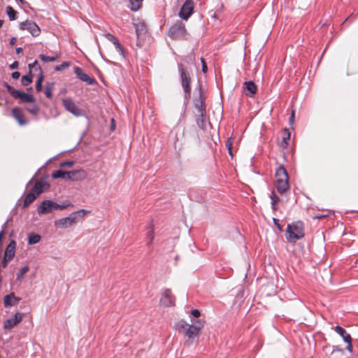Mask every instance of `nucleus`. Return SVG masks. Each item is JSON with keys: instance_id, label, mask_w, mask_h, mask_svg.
I'll return each instance as SVG.
<instances>
[{"instance_id": "nucleus-51", "label": "nucleus", "mask_w": 358, "mask_h": 358, "mask_svg": "<svg viewBox=\"0 0 358 358\" xmlns=\"http://www.w3.org/2000/svg\"><path fill=\"white\" fill-rule=\"evenodd\" d=\"M200 312L197 309H194L192 310V315L196 318H198L200 316Z\"/></svg>"}, {"instance_id": "nucleus-40", "label": "nucleus", "mask_w": 358, "mask_h": 358, "mask_svg": "<svg viewBox=\"0 0 358 358\" xmlns=\"http://www.w3.org/2000/svg\"><path fill=\"white\" fill-rule=\"evenodd\" d=\"M29 270V268L28 266H24L22 267L20 271L17 273L16 278L17 280H20L24 274H26Z\"/></svg>"}, {"instance_id": "nucleus-41", "label": "nucleus", "mask_w": 358, "mask_h": 358, "mask_svg": "<svg viewBox=\"0 0 358 358\" xmlns=\"http://www.w3.org/2000/svg\"><path fill=\"white\" fill-rule=\"evenodd\" d=\"M70 65V63L69 62H64L60 65L56 66L55 67V70L57 71H60L64 69L65 68L68 67Z\"/></svg>"}, {"instance_id": "nucleus-13", "label": "nucleus", "mask_w": 358, "mask_h": 358, "mask_svg": "<svg viewBox=\"0 0 358 358\" xmlns=\"http://www.w3.org/2000/svg\"><path fill=\"white\" fill-rule=\"evenodd\" d=\"M87 177V173L83 169L68 171L66 180L80 181Z\"/></svg>"}, {"instance_id": "nucleus-55", "label": "nucleus", "mask_w": 358, "mask_h": 358, "mask_svg": "<svg viewBox=\"0 0 358 358\" xmlns=\"http://www.w3.org/2000/svg\"><path fill=\"white\" fill-rule=\"evenodd\" d=\"M201 62H202V71H203V73H206V72L207 71V69H208V68H207V65H206V62H205L204 59H202V58H201Z\"/></svg>"}, {"instance_id": "nucleus-44", "label": "nucleus", "mask_w": 358, "mask_h": 358, "mask_svg": "<svg viewBox=\"0 0 358 358\" xmlns=\"http://www.w3.org/2000/svg\"><path fill=\"white\" fill-rule=\"evenodd\" d=\"M270 198L271 199V205L277 204L280 201L278 196L273 192H272Z\"/></svg>"}, {"instance_id": "nucleus-33", "label": "nucleus", "mask_w": 358, "mask_h": 358, "mask_svg": "<svg viewBox=\"0 0 358 358\" xmlns=\"http://www.w3.org/2000/svg\"><path fill=\"white\" fill-rule=\"evenodd\" d=\"M33 76L31 71L27 75L23 76L21 79L22 85L24 86L28 85L32 82Z\"/></svg>"}, {"instance_id": "nucleus-52", "label": "nucleus", "mask_w": 358, "mask_h": 358, "mask_svg": "<svg viewBox=\"0 0 358 358\" xmlns=\"http://www.w3.org/2000/svg\"><path fill=\"white\" fill-rule=\"evenodd\" d=\"M10 259H8V258H6V257H3V261L1 262L2 267L6 268L8 265V261H10Z\"/></svg>"}, {"instance_id": "nucleus-57", "label": "nucleus", "mask_w": 358, "mask_h": 358, "mask_svg": "<svg viewBox=\"0 0 358 358\" xmlns=\"http://www.w3.org/2000/svg\"><path fill=\"white\" fill-rule=\"evenodd\" d=\"M348 343V345L346 347V350L351 352L352 350V345L351 341L346 342Z\"/></svg>"}, {"instance_id": "nucleus-1", "label": "nucleus", "mask_w": 358, "mask_h": 358, "mask_svg": "<svg viewBox=\"0 0 358 358\" xmlns=\"http://www.w3.org/2000/svg\"><path fill=\"white\" fill-rule=\"evenodd\" d=\"M304 224L302 222L298 221L287 225L286 231V238L289 243H295L297 240L304 237Z\"/></svg>"}, {"instance_id": "nucleus-21", "label": "nucleus", "mask_w": 358, "mask_h": 358, "mask_svg": "<svg viewBox=\"0 0 358 358\" xmlns=\"http://www.w3.org/2000/svg\"><path fill=\"white\" fill-rule=\"evenodd\" d=\"M15 248H16V242L15 241H11L8 246L6 247V249L4 252V257H6L8 259H12L15 253Z\"/></svg>"}, {"instance_id": "nucleus-32", "label": "nucleus", "mask_w": 358, "mask_h": 358, "mask_svg": "<svg viewBox=\"0 0 358 358\" xmlns=\"http://www.w3.org/2000/svg\"><path fill=\"white\" fill-rule=\"evenodd\" d=\"M6 13L10 21L15 20L17 17V12L10 6L6 7Z\"/></svg>"}, {"instance_id": "nucleus-53", "label": "nucleus", "mask_w": 358, "mask_h": 358, "mask_svg": "<svg viewBox=\"0 0 358 358\" xmlns=\"http://www.w3.org/2000/svg\"><path fill=\"white\" fill-rule=\"evenodd\" d=\"M19 66V63L17 61H15L13 64H11L9 67L10 69H17Z\"/></svg>"}, {"instance_id": "nucleus-26", "label": "nucleus", "mask_w": 358, "mask_h": 358, "mask_svg": "<svg viewBox=\"0 0 358 358\" xmlns=\"http://www.w3.org/2000/svg\"><path fill=\"white\" fill-rule=\"evenodd\" d=\"M55 225L60 228L66 229L72 226V223L68 217L61 218L55 222Z\"/></svg>"}, {"instance_id": "nucleus-36", "label": "nucleus", "mask_w": 358, "mask_h": 358, "mask_svg": "<svg viewBox=\"0 0 358 358\" xmlns=\"http://www.w3.org/2000/svg\"><path fill=\"white\" fill-rule=\"evenodd\" d=\"M39 70L41 71V67H38ZM43 80V76L42 74V71H41V75L38 77L36 83V90L37 92H41L42 90V83Z\"/></svg>"}, {"instance_id": "nucleus-11", "label": "nucleus", "mask_w": 358, "mask_h": 358, "mask_svg": "<svg viewBox=\"0 0 358 358\" xmlns=\"http://www.w3.org/2000/svg\"><path fill=\"white\" fill-rule=\"evenodd\" d=\"M73 71L76 77L83 82L86 83L88 85H93L96 83L94 78H91L87 73H84L80 67L75 66Z\"/></svg>"}, {"instance_id": "nucleus-23", "label": "nucleus", "mask_w": 358, "mask_h": 358, "mask_svg": "<svg viewBox=\"0 0 358 358\" xmlns=\"http://www.w3.org/2000/svg\"><path fill=\"white\" fill-rule=\"evenodd\" d=\"M336 332L339 334L345 342L352 341L351 336L347 333L345 329L340 326L335 327Z\"/></svg>"}, {"instance_id": "nucleus-48", "label": "nucleus", "mask_w": 358, "mask_h": 358, "mask_svg": "<svg viewBox=\"0 0 358 358\" xmlns=\"http://www.w3.org/2000/svg\"><path fill=\"white\" fill-rule=\"evenodd\" d=\"M105 36L109 41L112 42L113 43L118 40L116 37L109 33L106 34Z\"/></svg>"}, {"instance_id": "nucleus-34", "label": "nucleus", "mask_w": 358, "mask_h": 358, "mask_svg": "<svg viewBox=\"0 0 358 358\" xmlns=\"http://www.w3.org/2000/svg\"><path fill=\"white\" fill-rule=\"evenodd\" d=\"M53 86H54V83H48L45 85V94L46 97L48 99L52 98V91Z\"/></svg>"}, {"instance_id": "nucleus-16", "label": "nucleus", "mask_w": 358, "mask_h": 358, "mask_svg": "<svg viewBox=\"0 0 358 358\" xmlns=\"http://www.w3.org/2000/svg\"><path fill=\"white\" fill-rule=\"evenodd\" d=\"M12 115L17 121L20 125H26L28 121L24 118L22 110L19 108H13L12 109Z\"/></svg>"}, {"instance_id": "nucleus-56", "label": "nucleus", "mask_w": 358, "mask_h": 358, "mask_svg": "<svg viewBox=\"0 0 358 358\" xmlns=\"http://www.w3.org/2000/svg\"><path fill=\"white\" fill-rule=\"evenodd\" d=\"M289 121V124H292L294 123V111H292Z\"/></svg>"}, {"instance_id": "nucleus-4", "label": "nucleus", "mask_w": 358, "mask_h": 358, "mask_svg": "<svg viewBox=\"0 0 358 358\" xmlns=\"http://www.w3.org/2000/svg\"><path fill=\"white\" fill-rule=\"evenodd\" d=\"M185 32L186 29L185 24L182 22L179 21L169 29V35L173 39H178L183 37Z\"/></svg>"}, {"instance_id": "nucleus-17", "label": "nucleus", "mask_w": 358, "mask_h": 358, "mask_svg": "<svg viewBox=\"0 0 358 358\" xmlns=\"http://www.w3.org/2000/svg\"><path fill=\"white\" fill-rule=\"evenodd\" d=\"M15 99H20V102L22 103H34L35 98L31 94H27L20 90H17L15 96H14Z\"/></svg>"}, {"instance_id": "nucleus-62", "label": "nucleus", "mask_w": 358, "mask_h": 358, "mask_svg": "<svg viewBox=\"0 0 358 358\" xmlns=\"http://www.w3.org/2000/svg\"><path fill=\"white\" fill-rule=\"evenodd\" d=\"M277 204L271 205L272 209L273 211L277 210Z\"/></svg>"}, {"instance_id": "nucleus-64", "label": "nucleus", "mask_w": 358, "mask_h": 358, "mask_svg": "<svg viewBox=\"0 0 358 358\" xmlns=\"http://www.w3.org/2000/svg\"><path fill=\"white\" fill-rule=\"evenodd\" d=\"M3 23V21L0 20V29L2 27Z\"/></svg>"}, {"instance_id": "nucleus-50", "label": "nucleus", "mask_w": 358, "mask_h": 358, "mask_svg": "<svg viewBox=\"0 0 358 358\" xmlns=\"http://www.w3.org/2000/svg\"><path fill=\"white\" fill-rule=\"evenodd\" d=\"M226 146L227 147L229 154L232 155V143H231L230 139H228L226 142Z\"/></svg>"}, {"instance_id": "nucleus-38", "label": "nucleus", "mask_w": 358, "mask_h": 358, "mask_svg": "<svg viewBox=\"0 0 358 358\" xmlns=\"http://www.w3.org/2000/svg\"><path fill=\"white\" fill-rule=\"evenodd\" d=\"M39 57L44 62H55L58 59V56L50 57L45 55H40Z\"/></svg>"}, {"instance_id": "nucleus-30", "label": "nucleus", "mask_w": 358, "mask_h": 358, "mask_svg": "<svg viewBox=\"0 0 358 358\" xmlns=\"http://www.w3.org/2000/svg\"><path fill=\"white\" fill-rule=\"evenodd\" d=\"M41 241V236L34 233H31L28 237V243L34 245L38 243Z\"/></svg>"}, {"instance_id": "nucleus-35", "label": "nucleus", "mask_w": 358, "mask_h": 358, "mask_svg": "<svg viewBox=\"0 0 358 358\" xmlns=\"http://www.w3.org/2000/svg\"><path fill=\"white\" fill-rule=\"evenodd\" d=\"M113 45L115 47L116 50L120 53V55L122 56V57H125V51L123 48V46L120 44L119 41L117 40L116 42L113 43Z\"/></svg>"}, {"instance_id": "nucleus-58", "label": "nucleus", "mask_w": 358, "mask_h": 358, "mask_svg": "<svg viewBox=\"0 0 358 358\" xmlns=\"http://www.w3.org/2000/svg\"><path fill=\"white\" fill-rule=\"evenodd\" d=\"M37 64H38V62L36 60H35L32 64H29V69L31 70V69L36 67Z\"/></svg>"}, {"instance_id": "nucleus-2", "label": "nucleus", "mask_w": 358, "mask_h": 358, "mask_svg": "<svg viewBox=\"0 0 358 358\" xmlns=\"http://www.w3.org/2000/svg\"><path fill=\"white\" fill-rule=\"evenodd\" d=\"M178 71L180 73V82L184 91V96L186 100L191 97V77L187 69L182 64H178Z\"/></svg>"}, {"instance_id": "nucleus-61", "label": "nucleus", "mask_w": 358, "mask_h": 358, "mask_svg": "<svg viewBox=\"0 0 358 358\" xmlns=\"http://www.w3.org/2000/svg\"><path fill=\"white\" fill-rule=\"evenodd\" d=\"M114 129H115V121L113 119H112L111 129L113 130Z\"/></svg>"}, {"instance_id": "nucleus-6", "label": "nucleus", "mask_w": 358, "mask_h": 358, "mask_svg": "<svg viewBox=\"0 0 358 358\" xmlns=\"http://www.w3.org/2000/svg\"><path fill=\"white\" fill-rule=\"evenodd\" d=\"M180 328L184 330L185 335L189 339H194L199 333V327L192 326L189 324L184 320L179 322Z\"/></svg>"}, {"instance_id": "nucleus-3", "label": "nucleus", "mask_w": 358, "mask_h": 358, "mask_svg": "<svg viewBox=\"0 0 358 358\" xmlns=\"http://www.w3.org/2000/svg\"><path fill=\"white\" fill-rule=\"evenodd\" d=\"M194 108L196 110V115H202L206 114L205 97L203 95L201 85H199V96L196 97L194 101Z\"/></svg>"}, {"instance_id": "nucleus-37", "label": "nucleus", "mask_w": 358, "mask_h": 358, "mask_svg": "<svg viewBox=\"0 0 358 358\" xmlns=\"http://www.w3.org/2000/svg\"><path fill=\"white\" fill-rule=\"evenodd\" d=\"M3 87H5L7 91L10 93L12 96H15L18 90L14 89L12 86H10L8 83L3 82Z\"/></svg>"}, {"instance_id": "nucleus-29", "label": "nucleus", "mask_w": 358, "mask_h": 358, "mask_svg": "<svg viewBox=\"0 0 358 358\" xmlns=\"http://www.w3.org/2000/svg\"><path fill=\"white\" fill-rule=\"evenodd\" d=\"M52 177L53 178H63L66 180V178H68V171L61 169L55 171L52 173Z\"/></svg>"}, {"instance_id": "nucleus-54", "label": "nucleus", "mask_w": 358, "mask_h": 358, "mask_svg": "<svg viewBox=\"0 0 358 358\" xmlns=\"http://www.w3.org/2000/svg\"><path fill=\"white\" fill-rule=\"evenodd\" d=\"M11 76L13 79H18L20 76V73L18 71H14L12 73Z\"/></svg>"}, {"instance_id": "nucleus-8", "label": "nucleus", "mask_w": 358, "mask_h": 358, "mask_svg": "<svg viewBox=\"0 0 358 358\" xmlns=\"http://www.w3.org/2000/svg\"><path fill=\"white\" fill-rule=\"evenodd\" d=\"M62 103L65 109L76 117H80L83 115V111L76 105L72 99H63Z\"/></svg>"}, {"instance_id": "nucleus-19", "label": "nucleus", "mask_w": 358, "mask_h": 358, "mask_svg": "<svg viewBox=\"0 0 358 358\" xmlns=\"http://www.w3.org/2000/svg\"><path fill=\"white\" fill-rule=\"evenodd\" d=\"M275 186L277 191L280 194L285 193L289 187V179L276 180Z\"/></svg>"}, {"instance_id": "nucleus-28", "label": "nucleus", "mask_w": 358, "mask_h": 358, "mask_svg": "<svg viewBox=\"0 0 358 358\" xmlns=\"http://www.w3.org/2000/svg\"><path fill=\"white\" fill-rule=\"evenodd\" d=\"M282 141H281V146L283 147V148H286L287 144H288V141L289 140L290 138V132L289 131V129H284L282 130Z\"/></svg>"}, {"instance_id": "nucleus-24", "label": "nucleus", "mask_w": 358, "mask_h": 358, "mask_svg": "<svg viewBox=\"0 0 358 358\" xmlns=\"http://www.w3.org/2000/svg\"><path fill=\"white\" fill-rule=\"evenodd\" d=\"M196 120L198 127L202 130H206L207 128V120H206V113L202 114V115H195Z\"/></svg>"}, {"instance_id": "nucleus-25", "label": "nucleus", "mask_w": 358, "mask_h": 358, "mask_svg": "<svg viewBox=\"0 0 358 358\" xmlns=\"http://www.w3.org/2000/svg\"><path fill=\"white\" fill-rule=\"evenodd\" d=\"M37 196H38L36 194H35L33 192H31V190H30V192L27 194L23 201L22 207L24 208L28 207L31 203H33L36 200Z\"/></svg>"}, {"instance_id": "nucleus-43", "label": "nucleus", "mask_w": 358, "mask_h": 358, "mask_svg": "<svg viewBox=\"0 0 358 358\" xmlns=\"http://www.w3.org/2000/svg\"><path fill=\"white\" fill-rule=\"evenodd\" d=\"M71 206H72V204L69 202H64L62 204H58L57 203H56L57 210L65 209Z\"/></svg>"}, {"instance_id": "nucleus-63", "label": "nucleus", "mask_w": 358, "mask_h": 358, "mask_svg": "<svg viewBox=\"0 0 358 358\" xmlns=\"http://www.w3.org/2000/svg\"><path fill=\"white\" fill-rule=\"evenodd\" d=\"M136 35H137V36L138 37V36H139V34H140V30H139V29H138V28H136Z\"/></svg>"}, {"instance_id": "nucleus-45", "label": "nucleus", "mask_w": 358, "mask_h": 358, "mask_svg": "<svg viewBox=\"0 0 358 358\" xmlns=\"http://www.w3.org/2000/svg\"><path fill=\"white\" fill-rule=\"evenodd\" d=\"M191 321H192L191 325L195 326V327H199V331L203 327V323L201 320L194 319V320H192Z\"/></svg>"}, {"instance_id": "nucleus-31", "label": "nucleus", "mask_w": 358, "mask_h": 358, "mask_svg": "<svg viewBox=\"0 0 358 358\" xmlns=\"http://www.w3.org/2000/svg\"><path fill=\"white\" fill-rule=\"evenodd\" d=\"M130 9L133 11L138 10L142 5L143 0H129Z\"/></svg>"}, {"instance_id": "nucleus-46", "label": "nucleus", "mask_w": 358, "mask_h": 358, "mask_svg": "<svg viewBox=\"0 0 358 358\" xmlns=\"http://www.w3.org/2000/svg\"><path fill=\"white\" fill-rule=\"evenodd\" d=\"M74 162L73 161H65L60 164L61 168L71 167Z\"/></svg>"}, {"instance_id": "nucleus-49", "label": "nucleus", "mask_w": 358, "mask_h": 358, "mask_svg": "<svg viewBox=\"0 0 358 358\" xmlns=\"http://www.w3.org/2000/svg\"><path fill=\"white\" fill-rule=\"evenodd\" d=\"M273 222L275 226L278 229L279 231H282V226L279 224V220L277 218H273Z\"/></svg>"}, {"instance_id": "nucleus-15", "label": "nucleus", "mask_w": 358, "mask_h": 358, "mask_svg": "<svg viewBox=\"0 0 358 358\" xmlns=\"http://www.w3.org/2000/svg\"><path fill=\"white\" fill-rule=\"evenodd\" d=\"M88 213V210L81 209L80 210L71 213L69 216H68V217L70 220V222L72 223V224H74L78 221L83 220Z\"/></svg>"}, {"instance_id": "nucleus-18", "label": "nucleus", "mask_w": 358, "mask_h": 358, "mask_svg": "<svg viewBox=\"0 0 358 358\" xmlns=\"http://www.w3.org/2000/svg\"><path fill=\"white\" fill-rule=\"evenodd\" d=\"M21 299L15 296L13 292L7 294L4 296L3 303L6 307L12 306L17 304Z\"/></svg>"}, {"instance_id": "nucleus-27", "label": "nucleus", "mask_w": 358, "mask_h": 358, "mask_svg": "<svg viewBox=\"0 0 358 358\" xmlns=\"http://www.w3.org/2000/svg\"><path fill=\"white\" fill-rule=\"evenodd\" d=\"M344 350L338 346H334L329 358H343Z\"/></svg>"}, {"instance_id": "nucleus-22", "label": "nucleus", "mask_w": 358, "mask_h": 358, "mask_svg": "<svg viewBox=\"0 0 358 358\" xmlns=\"http://www.w3.org/2000/svg\"><path fill=\"white\" fill-rule=\"evenodd\" d=\"M276 180L289 179L288 173L283 165H280L275 171Z\"/></svg>"}, {"instance_id": "nucleus-47", "label": "nucleus", "mask_w": 358, "mask_h": 358, "mask_svg": "<svg viewBox=\"0 0 358 358\" xmlns=\"http://www.w3.org/2000/svg\"><path fill=\"white\" fill-rule=\"evenodd\" d=\"M105 36L109 41L112 42L113 43L118 40L116 37L109 33L106 34Z\"/></svg>"}, {"instance_id": "nucleus-42", "label": "nucleus", "mask_w": 358, "mask_h": 358, "mask_svg": "<svg viewBox=\"0 0 358 358\" xmlns=\"http://www.w3.org/2000/svg\"><path fill=\"white\" fill-rule=\"evenodd\" d=\"M147 236H148V238H149V241L147 243V245H150L154 239V233H153V230L151 228L148 229V231L147 232Z\"/></svg>"}, {"instance_id": "nucleus-20", "label": "nucleus", "mask_w": 358, "mask_h": 358, "mask_svg": "<svg viewBox=\"0 0 358 358\" xmlns=\"http://www.w3.org/2000/svg\"><path fill=\"white\" fill-rule=\"evenodd\" d=\"M243 88L247 90L245 94L252 96L257 92V85L253 81H246L243 83Z\"/></svg>"}, {"instance_id": "nucleus-59", "label": "nucleus", "mask_w": 358, "mask_h": 358, "mask_svg": "<svg viewBox=\"0 0 358 358\" xmlns=\"http://www.w3.org/2000/svg\"><path fill=\"white\" fill-rule=\"evenodd\" d=\"M15 43H16V38H15V37L12 38L10 39V44L11 45H15Z\"/></svg>"}, {"instance_id": "nucleus-12", "label": "nucleus", "mask_w": 358, "mask_h": 358, "mask_svg": "<svg viewBox=\"0 0 358 358\" xmlns=\"http://www.w3.org/2000/svg\"><path fill=\"white\" fill-rule=\"evenodd\" d=\"M50 184L45 180L41 179L37 181L34 187L31 188V192H33L37 196L40 195L41 193L49 189Z\"/></svg>"}, {"instance_id": "nucleus-14", "label": "nucleus", "mask_w": 358, "mask_h": 358, "mask_svg": "<svg viewBox=\"0 0 358 358\" xmlns=\"http://www.w3.org/2000/svg\"><path fill=\"white\" fill-rule=\"evenodd\" d=\"M23 319V314L16 313L13 318L6 320L3 323L4 329H10L19 324Z\"/></svg>"}, {"instance_id": "nucleus-7", "label": "nucleus", "mask_w": 358, "mask_h": 358, "mask_svg": "<svg viewBox=\"0 0 358 358\" xmlns=\"http://www.w3.org/2000/svg\"><path fill=\"white\" fill-rule=\"evenodd\" d=\"M21 30H27L34 37L39 36L41 34V29L36 22L31 20H26L21 22L20 24Z\"/></svg>"}, {"instance_id": "nucleus-5", "label": "nucleus", "mask_w": 358, "mask_h": 358, "mask_svg": "<svg viewBox=\"0 0 358 358\" xmlns=\"http://www.w3.org/2000/svg\"><path fill=\"white\" fill-rule=\"evenodd\" d=\"M57 210L56 202L52 200H44L37 208L38 215H45Z\"/></svg>"}, {"instance_id": "nucleus-10", "label": "nucleus", "mask_w": 358, "mask_h": 358, "mask_svg": "<svg viewBox=\"0 0 358 358\" xmlns=\"http://www.w3.org/2000/svg\"><path fill=\"white\" fill-rule=\"evenodd\" d=\"M159 303L161 306L164 307L174 306L175 297L172 295L171 289H165L164 292L163 293L160 299Z\"/></svg>"}, {"instance_id": "nucleus-9", "label": "nucleus", "mask_w": 358, "mask_h": 358, "mask_svg": "<svg viewBox=\"0 0 358 358\" xmlns=\"http://www.w3.org/2000/svg\"><path fill=\"white\" fill-rule=\"evenodd\" d=\"M194 1L192 0H186L182 6L179 12V17L187 20L193 13Z\"/></svg>"}, {"instance_id": "nucleus-39", "label": "nucleus", "mask_w": 358, "mask_h": 358, "mask_svg": "<svg viewBox=\"0 0 358 358\" xmlns=\"http://www.w3.org/2000/svg\"><path fill=\"white\" fill-rule=\"evenodd\" d=\"M26 110L31 115H36L38 113L39 108L37 105L34 104L31 106H28Z\"/></svg>"}, {"instance_id": "nucleus-60", "label": "nucleus", "mask_w": 358, "mask_h": 358, "mask_svg": "<svg viewBox=\"0 0 358 358\" xmlns=\"http://www.w3.org/2000/svg\"><path fill=\"white\" fill-rule=\"evenodd\" d=\"M22 51H23V50L20 47L16 48V53L17 54L21 53Z\"/></svg>"}]
</instances>
